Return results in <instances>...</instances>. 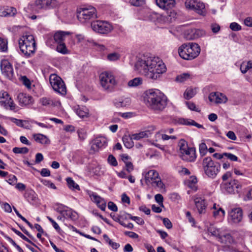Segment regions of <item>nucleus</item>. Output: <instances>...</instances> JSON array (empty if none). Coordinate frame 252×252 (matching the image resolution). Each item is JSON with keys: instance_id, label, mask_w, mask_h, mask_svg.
Segmentation results:
<instances>
[{"instance_id": "obj_1", "label": "nucleus", "mask_w": 252, "mask_h": 252, "mask_svg": "<svg viewBox=\"0 0 252 252\" xmlns=\"http://www.w3.org/2000/svg\"><path fill=\"white\" fill-rule=\"evenodd\" d=\"M135 68L140 74L153 80L159 79L167 70L165 64L159 58L145 55L138 58Z\"/></svg>"}, {"instance_id": "obj_2", "label": "nucleus", "mask_w": 252, "mask_h": 252, "mask_svg": "<svg viewBox=\"0 0 252 252\" xmlns=\"http://www.w3.org/2000/svg\"><path fill=\"white\" fill-rule=\"evenodd\" d=\"M146 99L149 107L153 110L163 111L167 105L166 96L159 90L151 89L146 92Z\"/></svg>"}, {"instance_id": "obj_3", "label": "nucleus", "mask_w": 252, "mask_h": 252, "mask_svg": "<svg viewBox=\"0 0 252 252\" xmlns=\"http://www.w3.org/2000/svg\"><path fill=\"white\" fill-rule=\"evenodd\" d=\"M19 46L21 52L26 58L33 56L36 49L34 36L32 34L23 35L19 40Z\"/></svg>"}, {"instance_id": "obj_4", "label": "nucleus", "mask_w": 252, "mask_h": 252, "mask_svg": "<svg viewBox=\"0 0 252 252\" xmlns=\"http://www.w3.org/2000/svg\"><path fill=\"white\" fill-rule=\"evenodd\" d=\"M200 53V46L195 43L183 44L178 49L180 57L186 60L194 59L198 56Z\"/></svg>"}, {"instance_id": "obj_5", "label": "nucleus", "mask_w": 252, "mask_h": 252, "mask_svg": "<svg viewBox=\"0 0 252 252\" xmlns=\"http://www.w3.org/2000/svg\"><path fill=\"white\" fill-rule=\"evenodd\" d=\"M205 174L209 178H215L220 170V164L215 162L210 157H206L203 159L202 163Z\"/></svg>"}, {"instance_id": "obj_6", "label": "nucleus", "mask_w": 252, "mask_h": 252, "mask_svg": "<svg viewBox=\"0 0 252 252\" xmlns=\"http://www.w3.org/2000/svg\"><path fill=\"white\" fill-rule=\"evenodd\" d=\"M77 17L82 23L89 22L97 17L96 10L92 6L79 8L77 10Z\"/></svg>"}, {"instance_id": "obj_7", "label": "nucleus", "mask_w": 252, "mask_h": 252, "mask_svg": "<svg viewBox=\"0 0 252 252\" xmlns=\"http://www.w3.org/2000/svg\"><path fill=\"white\" fill-rule=\"evenodd\" d=\"M100 83L105 90L111 91L117 83L112 73L105 71L101 73L99 76Z\"/></svg>"}, {"instance_id": "obj_8", "label": "nucleus", "mask_w": 252, "mask_h": 252, "mask_svg": "<svg viewBox=\"0 0 252 252\" xmlns=\"http://www.w3.org/2000/svg\"><path fill=\"white\" fill-rule=\"evenodd\" d=\"M91 27L94 32L102 34H107L113 29V26L105 21H94L91 23Z\"/></svg>"}, {"instance_id": "obj_9", "label": "nucleus", "mask_w": 252, "mask_h": 252, "mask_svg": "<svg viewBox=\"0 0 252 252\" xmlns=\"http://www.w3.org/2000/svg\"><path fill=\"white\" fill-rule=\"evenodd\" d=\"M49 80L51 85L56 92L62 95L66 94V89L65 84L60 77L56 74H52Z\"/></svg>"}, {"instance_id": "obj_10", "label": "nucleus", "mask_w": 252, "mask_h": 252, "mask_svg": "<svg viewBox=\"0 0 252 252\" xmlns=\"http://www.w3.org/2000/svg\"><path fill=\"white\" fill-rule=\"evenodd\" d=\"M145 180L147 184H151L153 186L161 189L164 187V184L159 177L158 173L155 170L149 171L145 176Z\"/></svg>"}, {"instance_id": "obj_11", "label": "nucleus", "mask_w": 252, "mask_h": 252, "mask_svg": "<svg viewBox=\"0 0 252 252\" xmlns=\"http://www.w3.org/2000/svg\"><path fill=\"white\" fill-rule=\"evenodd\" d=\"M187 9L193 10L200 15H205V6L204 3L198 0H186L185 2Z\"/></svg>"}, {"instance_id": "obj_12", "label": "nucleus", "mask_w": 252, "mask_h": 252, "mask_svg": "<svg viewBox=\"0 0 252 252\" xmlns=\"http://www.w3.org/2000/svg\"><path fill=\"white\" fill-rule=\"evenodd\" d=\"M58 5L56 0H35L32 4V8L36 11L41 10H47L54 7Z\"/></svg>"}, {"instance_id": "obj_13", "label": "nucleus", "mask_w": 252, "mask_h": 252, "mask_svg": "<svg viewBox=\"0 0 252 252\" xmlns=\"http://www.w3.org/2000/svg\"><path fill=\"white\" fill-rule=\"evenodd\" d=\"M0 68L2 74L7 78L12 81L15 80L12 66L7 60H3L1 61Z\"/></svg>"}, {"instance_id": "obj_14", "label": "nucleus", "mask_w": 252, "mask_h": 252, "mask_svg": "<svg viewBox=\"0 0 252 252\" xmlns=\"http://www.w3.org/2000/svg\"><path fill=\"white\" fill-rule=\"evenodd\" d=\"M220 187L222 190L227 193H234L235 189L241 188V185L239 182L237 180H231L227 183H222Z\"/></svg>"}, {"instance_id": "obj_15", "label": "nucleus", "mask_w": 252, "mask_h": 252, "mask_svg": "<svg viewBox=\"0 0 252 252\" xmlns=\"http://www.w3.org/2000/svg\"><path fill=\"white\" fill-rule=\"evenodd\" d=\"M243 210L240 207L232 209L229 212V217L233 223H238L242 220Z\"/></svg>"}, {"instance_id": "obj_16", "label": "nucleus", "mask_w": 252, "mask_h": 252, "mask_svg": "<svg viewBox=\"0 0 252 252\" xmlns=\"http://www.w3.org/2000/svg\"><path fill=\"white\" fill-rule=\"evenodd\" d=\"M71 33L69 32L59 31L54 35V39L57 44L64 43L65 40H71Z\"/></svg>"}, {"instance_id": "obj_17", "label": "nucleus", "mask_w": 252, "mask_h": 252, "mask_svg": "<svg viewBox=\"0 0 252 252\" xmlns=\"http://www.w3.org/2000/svg\"><path fill=\"white\" fill-rule=\"evenodd\" d=\"M88 195L92 201L96 203L97 207L102 211H104L106 208V202L103 198L101 197L96 193L91 191L88 192Z\"/></svg>"}, {"instance_id": "obj_18", "label": "nucleus", "mask_w": 252, "mask_h": 252, "mask_svg": "<svg viewBox=\"0 0 252 252\" xmlns=\"http://www.w3.org/2000/svg\"><path fill=\"white\" fill-rule=\"evenodd\" d=\"M107 144V139L105 137H98L92 141L91 149L94 151H98L102 148H104Z\"/></svg>"}, {"instance_id": "obj_19", "label": "nucleus", "mask_w": 252, "mask_h": 252, "mask_svg": "<svg viewBox=\"0 0 252 252\" xmlns=\"http://www.w3.org/2000/svg\"><path fill=\"white\" fill-rule=\"evenodd\" d=\"M181 154L182 158L187 161H194L196 158V150L195 148L194 147H189L185 151L182 152Z\"/></svg>"}, {"instance_id": "obj_20", "label": "nucleus", "mask_w": 252, "mask_h": 252, "mask_svg": "<svg viewBox=\"0 0 252 252\" xmlns=\"http://www.w3.org/2000/svg\"><path fill=\"white\" fill-rule=\"evenodd\" d=\"M176 13L174 11H170L169 14L166 15L158 13V17L157 20V23L159 24H168L172 22V19L175 18Z\"/></svg>"}, {"instance_id": "obj_21", "label": "nucleus", "mask_w": 252, "mask_h": 252, "mask_svg": "<svg viewBox=\"0 0 252 252\" xmlns=\"http://www.w3.org/2000/svg\"><path fill=\"white\" fill-rule=\"evenodd\" d=\"M203 31L197 29H190L185 32L186 38L188 40L196 39L203 35Z\"/></svg>"}, {"instance_id": "obj_22", "label": "nucleus", "mask_w": 252, "mask_h": 252, "mask_svg": "<svg viewBox=\"0 0 252 252\" xmlns=\"http://www.w3.org/2000/svg\"><path fill=\"white\" fill-rule=\"evenodd\" d=\"M175 121L179 124L186 126H193L198 128H204L203 125L198 124L192 119L180 118L175 119Z\"/></svg>"}, {"instance_id": "obj_23", "label": "nucleus", "mask_w": 252, "mask_h": 252, "mask_svg": "<svg viewBox=\"0 0 252 252\" xmlns=\"http://www.w3.org/2000/svg\"><path fill=\"white\" fill-rule=\"evenodd\" d=\"M18 99L19 104L21 106H26L32 104L33 102V97L26 94L20 93L18 95Z\"/></svg>"}, {"instance_id": "obj_24", "label": "nucleus", "mask_w": 252, "mask_h": 252, "mask_svg": "<svg viewBox=\"0 0 252 252\" xmlns=\"http://www.w3.org/2000/svg\"><path fill=\"white\" fill-rule=\"evenodd\" d=\"M157 5L164 10H169L175 5V0H156Z\"/></svg>"}, {"instance_id": "obj_25", "label": "nucleus", "mask_w": 252, "mask_h": 252, "mask_svg": "<svg viewBox=\"0 0 252 252\" xmlns=\"http://www.w3.org/2000/svg\"><path fill=\"white\" fill-rule=\"evenodd\" d=\"M194 201L198 213L200 214H204L206 208L205 200L201 197H196Z\"/></svg>"}, {"instance_id": "obj_26", "label": "nucleus", "mask_w": 252, "mask_h": 252, "mask_svg": "<svg viewBox=\"0 0 252 252\" xmlns=\"http://www.w3.org/2000/svg\"><path fill=\"white\" fill-rule=\"evenodd\" d=\"M218 241L222 244L228 246L233 243L234 239L230 234L221 233L219 235Z\"/></svg>"}, {"instance_id": "obj_27", "label": "nucleus", "mask_w": 252, "mask_h": 252, "mask_svg": "<svg viewBox=\"0 0 252 252\" xmlns=\"http://www.w3.org/2000/svg\"><path fill=\"white\" fill-rule=\"evenodd\" d=\"M62 215L66 219H70L73 221H75L77 218V214L76 212L73 211L71 209L68 207L63 213Z\"/></svg>"}, {"instance_id": "obj_28", "label": "nucleus", "mask_w": 252, "mask_h": 252, "mask_svg": "<svg viewBox=\"0 0 252 252\" xmlns=\"http://www.w3.org/2000/svg\"><path fill=\"white\" fill-rule=\"evenodd\" d=\"M33 137L34 140L42 144H49L50 143V140L46 135L42 134L37 133L34 134Z\"/></svg>"}, {"instance_id": "obj_29", "label": "nucleus", "mask_w": 252, "mask_h": 252, "mask_svg": "<svg viewBox=\"0 0 252 252\" xmlns=\"http://www.w3.org/2000/svg\"><path fill=\"white\" fill-rule=\"evenodd\" d=\"M0 103L1 106H3L5 109L9 108L11 110H14L15 109L16 105L12 100L11 98H9L8 100H0Z\"/></svg>"}, {"instance_id": "obj_30", "label": "nucleus", "mask_w": 252, "mask_h": 252, "mask_svg": "<svg viewBox=\"0 0 252 252\" xmlns=\"http://www.w3.org/2000/svg\"><path fill=\"white\" fill-rule=\"evenodd\" d=\"M114 103L117 107H126L130 104V100L129 98H121L119 100H116Z\"/></svg>"}, {"instance_id": "obj_31", "label": "nucleus", "mask_w": 252, "mask_h": 252, "mask_svg": "<svg viewBox=\"0 0 252 252\" xmlns=\"http://www.w3.org/2000/svg\"><path fill=\"white\" fill-rule=\"evenodd\" d=\"M151 134V133L149 130H146L138 133L133 134L131 136L133 140H139L144 137H149Z\"/></svg>"}, {"instance_id": "obj_32", "label": "nucleus", "mask_w": 252, "mask_h": 252, "mask_svg": "<svg viewBox=\"0 0 252 252\" xmlns=\"http://www.w3.org/2000/svg\"><path fill=\"white\" fill-rule=\"evenodd\" d=\"M11 120L12 121L18 126L23 127L27 129H29L30 128V126L29 123L26 121H23L16 118H12Z\"/></svg>"}, {"instance_id": "obj_33", "label": "nucleus", "mask_w": 252, "mask_h": 252, "mask_svg": "<svg viewBox=\"0 0 252 252\" xmlns=\"http://www.w3.org/2000/svg\"><path fill=\"white\" fill-rule=\"evenodd\" d=\"M133 139L132 138V136L130 137L125 135L123 137V141L125 146L128 149H130L134 146V142H133Z\"/></svg>"}, {"instance_id": "obj_34", "label": "nucleus", "mask_w": 252, "mask_h": 252, "mask_svg": "<svg viewBox=\"0 0 252 252\" xmlns=\"http://www.w3.org/2000/svg\"><path fill=\"white\" fill-rule=\"evenodd\" d=\"M68 187L71 190H80L79 185L76 184L71 177H67L66 179Z\"/></svg>"}, {"instance_id": "obj_35", "label": "nucleus", "mask_w": 252, "mask_h": 252, "mask_svg": "<svg viewBox=\"0 0 252 252\" xmlns=\"http://www.w3.org/2000/svg\"><path fill=\"white\" fill-rule=\"evenodd\" d=\"M142 79L140 77H136L130 80L128 82V86L130 87H135L142 84Z\"/></svg>"}, {"instance_id": "obj_36", "label": "nucleus", "mask_w": 252, "mask_h": 252, "mask_svg": "<svg viewBox=\"0 0 252 252\" xmlns=\"http://www.w3.org/2000/svg\"><path fill=\"white\" fill-rule=\"evenodd\" d=\"M56 50L58 52L63 55H66L69 53V51L66 48L65 43L58 44Z\"/></svg>"}, {"instance_id": "obj_37", "label": "nucleus", "mask_w": 252, "mask_h": 252, "mask_svg": "<svg viewBox=\"0 0 252 252\" xmlns=\"http://www.w3.org/2000/svg\"><path fill=\"white\" fill-rule=\"evenodd\" d=\"M195 94V91L192 88L187 89L184 93V95L186 99H189Z\"/></svg>"}, {"instance_id": "obj_38", "label": "nucleus", "mask_w": 252, "mask_h": 252, "mask_svg": "<svg viewBox=\"0 0 252 252\" xmlns=\"http://www.w3.org/2000/svg\"><path fill=\"white\" fill-rule=\"evenodd\" d=\"M16 9L13 7H10L5 9L3 12V15L4 16H14L16 13Z\"/></svg>"}, {"instance_id": "obj_39", "label": "nucleus", "mask_w": 252, "mask_h": 252, "mask_svg": "<svg viewBox=\"0 0 252 252\" xmlns=\"http://www.w3.org/2000/svg\"><path fill=\"white\" fill-rule=\"evenodd\" d=\"M199 153L200 156L203 157L206 155L208 151V148L206 144L202 142L199 146Z\"/></svg>"}, {"instance_id": "obj_40", "label": "nucleus", "mask_w": 252, "mask_h": 252, "mask_svg": "<svg viewBox=\"0 0 252 252\" xmlns=\"http://www.w3.org/2000/svg\"><path fill=\"white\" fill-rule=\"evenodd\" d=\"M190 77V74L188 73H184L178 75L176 78V81L179 82H183L189 79Z\"/></svg>"}, {"instance_id": "obj_41", "label": "nucleus", "mask_w": 252, "mask_h": 252, "mask_svg": "<svg viewBox=\"0 0 252 252\" xmlns=\"http://www.w3.org/2000/svg\"><path fill=\"white\" fill-rule=\"evenodd\" d=\"M208 230L212 235L217 237L218 239L219 238V235H220L221 233V232H220V231L219 229H217L214 226L209 227Z\"/></svg>"}, {"instance_id": "obj_42", "label": "nucleus", "mask_w": 252, "mask_h": 252, "mask_svg": "<svg viewBox=\"0 0 252 252\" xmlns=\"http://www.w3.org/2000/svg\"><path fill=\"white\" fill-rule=\"evenodd\" d=\"M178 146L180 148L181 153L189 148L187 142L183 139H182L179 141Z\"/></svg>"}, {"instance_id": "obj_43", "label": "nucleus", "mask_w": 252, "mask_h": 252, "mask_svg": "<svg viewBox=\"0 0 252 252\" xmlns=\"http://www.w3.org/2000/svg\"><path fill=\"white\" fill-rule=\"evenodd\" d=\"M15 154H26L29 152V149L27 147H15L12 150Z\"/></svg>"}, {"instance_id": "obj_44", "label": "nucleus", "mask_w": 252, "mask_h": 252, "mask_svg": "<svg viewBox=\"0 0 252 252\" xmlns=\"http://www.w3.org/2000/svg\"><path fill=\"white\" fill-rule=\"evenodd\" d=\"M218 97L216 99V103H225L227 101V97L222 93H218Z\"/></svg>"}, {"instance_id": "obj_45", "label": "nucleus", "mask_w": 252, "mask_h": 252, "mask_svg": "<svg viewBox=\"0 0 252 252\" xmlns=\"http://www.w3.org/2000/svg\"><path fill=\"white\" fill-rule=\"evenodd\" d=\"M20 80L26 87L28 88H31V82L26 76H21L20 78Z\"/></svg>"}, {"instance_id": "obj_46", "label": "nucleus", "mask_w": 252, "mask_h": 252, "mask_svg": "<svg viewBox=\"0 0 252 252\" xmlns=\"http://www.w3.org/2000/svg\"><path fill=\"white\" fill-rule=\"evenodd\" d=\"M56 206H57V207L55 209V210L62 215L64 211L66 210V209L67 208L66 206H65L60 203H57L56 204Z\"/></svg>"}, {"instance_id": "obj_47", "label": "nucleus", "mask_w": 252, "mask_h": 252, "mask_svg": "<svg viewBox=\"0 0 252 252\" xmlns=\"http://www.w3.org/2000/svg\"><path fill=\"white\" fill-rule=\"evenodd\" d=\"M159 217L162 220L163 224L167 229H171L172 228V223L169 219L166 218H162L160 216H159Z\"/></svg>"}, {"instance_id": "obj_48", "label": "nucleus", "mask_w": 252, "mask_h": 252, "mask_svg": "<svg viewBox=\"0 0 252 252\" xmlns=\"http://www.w3.org/2000/svg\"><path fill=\"white\" fill-rule=\"evenodd\" d=\"M107 161L108 162L113 166H116L118 165V162L116 158L112 155H109Z\"/></svg>"}, {"instance_id": "obj_49", "label": "nucleus", "mask_w": 252, "mask_h": 252, "mask_svg": "<svg viewBox=\"0 0 252 252\" xmlns=\"http://www.w3.org/2000/svg\"><path fill=\"white\" fill-rule=\"evenodd\" d=\"M230 29L233 31H239L241 30V26L236 22H232L230 24Z\"/></svg>"}, {"instance_id": "obj_50", "label": "nucleus", "mask_w": 252, "mask_h": 252, "mask_svg": "<svg viewBox=\"0 0 252 252\" xmlns=\"http://www.w3.org/2000/svg\"><path fill=\"white\" fill-rule=\"evenodd\" d=\"M156 201L159 204V205L163 207L164 205L163 204V197L161 194H157L155 196Z\"/></svg>"}, {"instance_id": "obj_51", "label": "nucleus", "mask_w": 252, "mask_h": 252, "mask_svg": "<svg viewBox=\"0 0 252 252\" xmlns=\"http://www.w3.org/2000/svg\"><path fill=\"white\" fill-rule=\"evenodd\" d=\"M131 5L135 6H140L145 3L144 0H129Z\"/></svg>"}, {"instance_id": "obj_52", "label": "nucleus", "mask_w": 252, "mask_h": 252, "mask_svg": "<svg viewBox=\"0 0 252 252\" xmlns=\"http://www.w3.org/2000/svg\"><path fill=\"white\" fill-rule=\"evenodd\" d=\"M76 113V114L80 118L88 117L89 114L88 112L83 110L80 108L77 109Z\"/></svg>"}, {"instance_id": "obj_53", "label": "nucleus", "mask_w": 252, "mask_h": 252, "mask_svg": "<svg viewBox=\"0 0 252 252\" xmlns=\"http://www.w3.org/2000/svg\"><path fill=\"white\" fill-rule=\"evenodd\" d=\"M223 155L225 156L228 159H230L231 161H236L238 160V157L230 153H223Z\"/></svg>"}, {"instance_id": "obj_54", "label": "nucleus", "mask_w": 252, "mask_h": 252, "mask_svg": "<svg viewBox=\"0 0 252 252\" xmlns=\"http://www.w3.org/2000/svg\"><path fill=\"white\" fill-rule=\"evenodd\" d=\"M119 55L118 53H113L107 55V59L111 61H115L118 60Z\"/></svg>"}, {"instance_id": "obj_55", "label": "nucleus", "mask_w": 252, "mask_h": 252, "mask_svg": "<svg viewBox=\"0 0 252 252\" xmlns=\"http://www.w3.org/2000/svg\"><path fill=\"white\" fill-rule=\"evenodd\" d=\"M186 104L187 106H188V108L192 111H194L195 112H199L200 110H199L197 108H196V105L191 102H186Z\"/></svg>"}, {"instance_id": "obj_56", "label": "nucleus", "mask_w": 252, "mask_h": 252, "mask_svg": "<svg viewBox=\"0 0 252 252\" xmlns=\"http://www.w3.org/2000/svg\"><path fill=\"white\" fill-rule=\"evenodd\" d=\"M218 92H212L210 94L208 98L210 101L216 102V99L218 97Z\"/></svg>"}, {"instance_id": "obj_57", "label": "nucleus", "mask_w": 252, "mask_h": 252, "mask_svg": "<svg viewBox=\"0 0 252 252\" xmlns=\"http://www.w3.org/2000/svg\"><path fill=\"white\" fill-rule=\"evenodd\" d=\"M48 220L51 222L54 228L58 231H59L61 230V228L58 223L51 217H47Z\"/></svg>"}, {"instance_id": "obj_58", "label": "nucleus", "mask_w": 252, "mask_h": 252, "mask_svg": "<svg viewBox=\"0 0 252 252\" xmlns=\"http://www.w3.org/2000/svg\"><path fill=\"white\" fill-rule=\"evenodd\" d=\"M158 13L153 12L150 14L149 18L151 21L157 23V20L158 17Z\"/></svg>"}, {"instance_id": "obj_59", "label": "nucleus", "mask_w": 252, "mask_h": 252, "mask_svg": "<svg viewBox=\"0 0 252 252\" xmlns=\"http://www.w3.org/2000/svg\"><path fill=\"white\" fill-rule=\"evenodd\" d=\"M108 208L109 209L113 212H117L118 211V207L117 205L112 201H109L108 202Z\"/></svg>"}, {"instance_id": "obj_60", "label": "nucleus", "mask_w": 252, "mask_h": 252, "mask_svg": "<svg viewBox=\"0 0 252 252\" xmlns=\"http://www.w3.org/2000/svg\"><path fill=\"white\" fill-rule=\"evenodd\" d=\"M40 101L42 105L48 106L51 103V100L46 97H43L40 99Z\"/></svg>"}, {"instance_id": "obj_61", "label": "nucleus", "mask_w": 252, "mask_h": 252, "mask_svg": "<svg viewBox=\"0 0 252 252\" xmlns=\"http://www.w3.org/2000/svg\"><path fill=\"white\" fill-rule=\"evenodd\" d=\"M125 235L129 236L130 238L133 239H137L138 238V235L136 233L132 231H126L124 233Z\"/></svg>"}, {"instance_id": "obj_62", "label": "nucleus", "mask_w": 252, "mask_h": 252, "mask_svg": "<svg viewBox=\"0 0 252 252\" xmlns=\"http://www.w3.org/2000/svg\"><path fill=\"white\" fill-rule=\"evenodd\" d=\"M211 30L213 32L218 33L220 30V26L217 24H212L211 25Z\"/></svg>"}, {"instance_id": "obj_63", "label": "nucleus", "mask_w": 252, "mask_h": 252, "mask_svg": "<svg viewBox=\"0 0 252 252\" xmlns=\"http://www.w3.org/2000/svg\"><path fill=\"white\" fill-rule=\"evenodd\" d=\"M40 174L42 177H49L50 176V171L47 168H42L40 171Z\"/></svg>"}, {"instance_id": "obj_64", "label": "nucleus", "mask_w": 252, "mask_h": 252, "mask_svg": "<svg viewBox=\"0 0 252 252\" xmlns=\"http://www.w3.org/2000/svg\"><path fill=\"white\" fill-rule=\"evenodd\" d=\"M244 24L246 26L252 27V17H247L244 20Z\"/></svg>"}]
</instances>
